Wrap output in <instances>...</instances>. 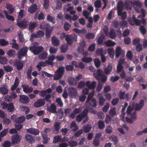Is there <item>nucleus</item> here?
Returning <instances> with one entry per match:
<instances>
[{"instance_id":"1","label":"nucleus","mask_w":147,"mask_h":147,"mask_svg":"<svg viewBox=\"0 0 147 147\" xmlns=\"http://www.w3.org/2000/svg\"><path fill=\"white\" fill-rule=\"evenodd\" d=\"M65 71V68L63 66L59 67L55 71L53 79L57 80L61 79L63 76Z\"/></svg>"},{"instance_id":"2","label":"nucleus","mask_w":147,"mask_h":147,"mask_svg":"<svg viewBox=\"0 0 147 147\" xmlns=\"http://www.w3.org/2000/svg\"><path fill=\"white\" fill-rule=\"evenodd\" d=\"M17 20L16 25L20 28L24 29H25L28 25V20L27 18H24L22 20Z\"/></svg>"},{"instance_id":"3","label":"nucleus","mask_w":147,"mask_h":147,"mask_svg":"<svg viewBox=\"0 0 147 147\" xmlns=\"http://www.w3.org/2000/svg\"><path fill=\"white\" fill-rule=\"evenodd\" d=\"M29 49L34 55H37L43 51L44 48L41 46L38 47L33 46L30 47Z\"/></svg>"},{"instance_id":"4","label":"nucleus","mask_w":147,"mask_h":147,"mask_svg":"<svg viewBox=\"0 0 147 147\" xmlns=\"http://www.w3.org/2000/svg\"><path fill=\"white\" fill-rule=\"evenodd\" d=\"M85 105L88 110L92 109L96 107L97 106L96 99L95 98H93L87 103H86V101Z\"/></svg>"},{"instance_id":"5","label":"nucleus","mask_w":147,"mask_h":147,"mask_svg":"<svg viewBox=\"0 0 147 147\" xmlns=\"http://www.w3.org/2000/svg\"><path fill=\"white\" fill-rule=\"evenodd\" d=\"M28 49V48L26 46L21 48L18 53V58L20 59H22L24 57L26 56L27 55Z\"/></svg>"},{"instance_id":"6","label":"nucleus","mask_w":147,"mask_h":147,"mask_svg":"<svg viewBox=\"0 0 147 147\" xmlns=\"http://www.w3.org/2000/svg\"><path fill=\"white\" fill-rule=\"evenodd\" d=\"M77 36L73 34L70 35H67L65 36V40L68 44H72L74 41L76 42L77 41Z\"/></svg>"},{"instance_id":"7","label":"nucleus","mask_w":147,"mask_h":147,"mask_svg":"<svg viewBox=\"0 0 147 147\" xmlns=\"http://www.w3.org/2000/svg\"><path fill=\"white\" fill-rule=\"evenodd\" d=\"M88 112V110L87 109H84L81 113L77 116L76 121L79 122H80L83 119L87 116Z\"/></svg>"},{"instance_id":"8","label":"nucleus","mask_w":147,"mask_h":147,"mask_svg":"<svg viewBox=\"0 0 147 147\" xmlns=\"http://www.w3.org/2000/svg\"><path fill=\"white\" fill-rule=\"evenodd\" d=\"M22 137L21 135L18 134H15L11 137V144L13 145L15 144H19L21 142Z\"/></svg>"},{"instance_id":"9","label":"nucleus","mask_w":147,"mask_h":147,"mask_svg":"<svg viewBox=\"0 0 147 147\" xmlns=\"http://www.w3.org/2000/svg\"><path fill=\"white\" fill-rule=\"evenodd\" d=\"M68 91L71 98H76L78 96V93L76 89L73 87H69L68 88Z\"/></svg>"},{"instance_id":"10","label":"nucleus","mask_w":147,"mask_h":147,"mask_svg":"<svg viewBox=\"0 0 147 147\" xmlns=\"http://www.w3.org/2000/svg\"><path fill=\"white\" fill-rule=\"evenodd\" d=\"M144 100L143 99L140 100L139 103H136L134 108L135 111H139L142 109L144 105Z\"/></svg>"},{"instance_id":"11","label":"nucleus","mask_w":147,"mask_h":147,"mask_svg":"<svg viewBox=\"0 0 147 147\" xmlns=\"http://www.w3.org/2000/svg\"><path fill=\"white\" fill-rule=\"evenodd\" d=\"M45 104V101L42 98L38 99L34 103V106L36 108H39L42 107Z\"/></svg>"},{"instance_id":"12","label":"nucleus","mask_w":147,"mask_h":147,"mask_svg":"<svg viewBox=\"0 0 147 147\" xmlns=\"http://www.w3.org/2000/svg\"><path fill=\"white\" fill-rule=\"evenodd\" d=\"M86 84L89 89L94 90L96 85V82L93 81L92 83H90V81H87L86 82Z\"/></svg>"},{"instance_id":"13","label":"nucleus","mask_w":147,"mask_h":147,"mask_svg":"<svg viewBox=\"0 0 147 147\" xmlns=\"http://www.w3.org/2000/svg\"><path fill=\"white\" fill-rule=\"evenodd\" d=\"M14 65V66L16 67L17 69L18 70H20L23 68L24 64L22 61L16 59V62Z\"/></svg>"},{"instance_id":"14","label":"nucleus","mask_w":147,"mask_h":147,"mask_svg":"<svg viewBox=\"0 0 147 147\" xmlns=\"http://www.w3.org/2000/svg\"><path fill=\"white\" fill-rule=\"evenodd\" d=\"M20 102L23 103H27L29 101L30 99L27 96L24 95H20L19 97Z\"/></svg>"},{"instance_id":"15","label":"nucleus","mask_w":147,"mask_h":147,"mask_svg":"<svg viewBox=\"0 0 147 147\" xmlns=\"http://www.w3.org/2000/svg\"><path fill=\"white\" fill-rule=\"evenodd\" d=\"M37 5L35 3L32 4L28 9V11L31 14L35 13L37 10Z\"/></svg>"},{"instance_id":"16","label":"nucleus","mask_w":147,"mask_h":147,"mask_svg":"<svg viewBox=\"0 0 147 147\" xmlns=\"http://www.w3.org/2000/svg\"><path fill=\"white\" fill-rule=\"evenodd\" d=\"M21 86L23 91L25 93H31L33 91V88L29 87L28 85L22 84Z\"/></svg>"},{"instance_id":"17","label":"nucleus","mask_w":147,"mask_h":147,"mask_svg":"<svg viewBox=\"0 0 147 147\" xmlns=\"http://www.w3.org/2000/svg\"><path fill=\"white\" fill-rule=\"evenodd\" d=\"M27 131L34 135H38L40 132V131L38 129L34 128H30L28 129Z\"/></svg>"},{"instance_id":"18","label":"nucleus","mask_w":147,"mask_h":147,"mask_svg":"<svg viewBox=\"0 0 147 147\" xmlns=\"http://www.w3.org/2000/svg\"><path fill=\"white\" fill-rule=\"evenodd\" d=\"M102 75V71L101 69H98L96 72L93 73L94 76L98 81L100 80V78Z\"/></svg>"},{"instance_id":"19","label":"nucleus","mask_w":147,"mask_h":147,"mask_svg":"<svg viewBox=\"0 0 147 147\" xmlns=\"http://www.w3.org/2000/svg\"><path fill=\"white\" fill-rule=\"evenodd\" d=\"M52 44L54 46L57 47L60 44V41L55 36H53L51 38Z\"/></svg>"},{"instance_id":"20","label":"nucleus","mask_w":147,"mask_h":147,"mask_svg":"<svg viewBox=\"0 0 147 147\" xmlns=\"http://www.w3.org/2000/svg\"><path fill=\"white\" fill-rule=\"evenodd\" d=\"M41 29H45V30L51 28V26L49 23H47L45 22H42L40 25Z\"/></svg>"},{"instance_id":"21","label":"nucleus","mask_w":147,"mask_h":147,"mask_svg":"<svg viewBox=\"0 0 147 147\" xmlns=\"http://www.w3.org/2000/svg\"><path fill=\"white\" fill-rule=\"evenodd\" d=\"M19 83V79L18 77H16L15 79L14 84L11 86L10 90L12 91L14 90L18 86Z\"/></svg>"},{"instance_id":"22","label":"nucleus","mask_w":147,"mask_h":147,"mask_svg":"<svg viewBox=\"0 0 147 147\" xmlns=\"http://www.w3.org/2000/svg\"><path fill=\"white\" fill-rule=\"evenodd\" d=\"M56 106L54 103L51 104L50 108H47V110L50 113H56Z\"/></svg>"},{"instance_id":"23","label":"nucleus","mask_w":147,"mask_h":147,"mask_svg":"<svg viewBox=\"0 0 147 147\" xmlns=\"http://www.w3.org/2000/svg\"><path fill=\"white\" fill-rule=\"evenodd\" d=\"M25 138L28 142L32 143L34 141L33 136L30 134H26L25 136Z\"/></svg>"},{"instance_id":"24","label":"nucleus","mask_w":147,"mask_h":147,"mask_svg":"<svg viewBox=\"0 0 147 147\" xmlns=\"http://www.w3.org/2000/svg\"><path fill=\"white\" fill-rule=\"evenodd\" d=\"M112 69L113 67L112 65L110 64H109L104 69L105 73L106 75L109 74L112 71Z\"/></svg>"},{"instance_id":"25","label":"nucleus","mask_w":147,"mask_h":147,"mask_svg":"<svg viewBox=\"0 0 147 147\" xmlns=\"http://www.w3.org/2000/svg\"><path fill=\"white\" fill-rule=\"evenodd\" d=\"M69 84L71 86L75 85L77 84V82L74 78L70 77L68 80Z\"/></svg>"},{"instance_id":"26","label":"nucleus","mask_w":147,"mask_h":147,"mask_svg":"<svg viewBox=\"0 0 147 147\" xmlns=\"http://www.w3.org/2000/svg\"><path fill=\"white\" fill-rule=\"evenodd\" d=\"M29 30L31 32L33 31V29H34L37 25V23L35 22H30L28 24Z\"/></svg>"},{"instance_id":"27","label":"nucleus","mask_w":147,"mask_h":147,"mask_svg":"<svg viewBox=\"0 0 147 147\" xmlns=\"http://www.w3.org/2000/svg\"><path fill=\"white\" fill-rule=\"evenodd\" d=\"M7 109L8 111L9 112H12L14 111L15 110V108L13 103L10 102L8 103Z\"/></svg>"},{"instance_id":"28","label":"nucleus","mask_w":147,"mask_h":147,"mask_svg":"<svg viewBox=\"0 0 147 147\" xmlns=\"http://www.w3.org/2000/svg\"><path fill=\"white\" fill-rule=\"evenodd\" d=\"M98 128L100 130H102L105 128V123L102 120H100L98 121Z\"/></svg>"},{"instance_id":"29","label":"nucleus","mask_w":147,"mask_h":147,"mask_svg":"<svg viewBox=\"0 0 147 147\" xmlns=\"http://www.w3.org/2000/svg\"><path fill=\"white\" fill-rule=\"evenodd\" d=\"M6 9L10 14L12 13L14 11V8L13 5L9 3L6 4Z\"/></svg>"},{"instance_id":"30","label":"nucleus","mask_w":147,"mask_h":147,"mask_svg":"<svg viewBox=\"0 0 147 147\" xmlns=\"http://www.w3.org/2000/svg\"><path fill=\"white\" fill-rule=\"evenodd\" d=\"M48 55L46 51H43L38 55V58L41 60H44L47 57Z\"/></svg>"},{"instance_id":"31","label":"nucleus","mask_w":147,"mask_h":147,"mask_svg":"<svg viewBox=\"0 0 147 147\" xmlns=\"http://www.w3.org/2000/svg\"><path fill=\"white\" fill-rule=\"evenodd\" d=\"M8 90L5 86L0 87V93L3 95H6L8 92Z\"/></svg>"},{"instance_id":"32","label":"nucleus","mask_w":147,"mask_h":147,"mask_svg":"<svg viewBox=\"0 0 147 147\" xmlns=\"http://www.w3.org/2000/svg\"><path fill=\"white\" fill-rule=\"evenodd\" d=\"M92 128V127L91 125L88 124L84 126L83 129L85 133H87L90 131Z\"/></svg>"},{"instance_id":"33","label":"nucleus","mask_w":147,"mask_h":147,"mask_svg":"<svg viewBox=\"0 0 147 147\" xmlns=\"http://www.w3.org/2000/svg\"><path fill=\"white\" fill-rule=\"evenodd\" d=\"M7 54L9 57L13 58L16 54V51L13 49H9L7 51Z\"/></svg>"},{"instance_id":"34","label":"nucleus","mask_w":147,"mask_h":147,"mask_svg":"<svg viewBox=\"0 0 147 147\" xmlns=\"http://www.w3.org/2000/svg\"><path fill=\"white\" fill-rule=\"evenodd\" d=\"M109 115L111 117H113L116 114V108L114 107L111 108L109 110Z\"/></svg>"},{"instance_id":"35","label":"nucleus","mask_w":147,"mask_h":147,"mask_svg":"<svg viewBox=\"0 0 147 147\" xmlns=\"http://www.w3.org/2000/svg\"><path fill=\"white\" fill-rule=\"evenodd\" d=\"M135 103L134 102L132 103V107L130 105H129L127 107V109L126 112L127 115H129V114L131 113V112L134 110L133 107L134 106Z\"/></svg>"},{"instance_id":"36","label":"nucleus","mask_w":147,"mask_h":147,"mask_svg":"<svg viewBox=\"0 0 147 147\" xmlns=\"http://www.w3.org/2000/svg\"><path fill=\"white\" fill-rule=\"evenodd\" d=\"M105 35L103 34H101L99 37H98L97 40V43L99 45H102L103 42V40L105 39Z\"/></svg>"},{"instance_id":"37","label":"nucleus","mask_w":147,"mask_h":147,"mask_svg":"<svg viewBox=\"0 0 147 147\" xmlns=\"http://www.w3.org/2000/svg\"><path fill=\"white\" fill-rule=\"evenodd\" d=\"M25 120V118L24 116H22L20 117H18L17 119L15 122L18 124H20L23 123Z\"/></svg>"},{"instance_id":"38","label":"nucleus","mask_w":147,"mask_h":147,"mask_svg":"<svg viewBox=\"0 0 147 147\" xmlns=\"http://www.w3.org/2000/svg\"><path fill=\"white\" fill-rule=\"evenodd\" d=\"M121 52V49L120 47H117L115 50V58H119Z\"/></svg>"},{"instance_id":"39","label":"nucleus","mask_w":147,"mask_h":147,"mask_svg":"<svg viewBox=\"0 0 147 147\" xmlns=\"http://www.w3.org/2000/svg\"><path fill=\"white\" fill-rule=\"evenodd\" d=\"M95 92L94 90H92L88 96L86 100V103L89 101H90L93 98Z\"/></svg>"},{"instance_id":"40","label":"nucleus","mask_w":147,"mask_h":147,"mask_svg":"<svg viewBox=\"0 0 147 147\" xmlns=\"http://www.w3.org/2000/svg\"><path fill=\"white\" fill-rule=\"evenodd\" d=\"M109 139L111 140L113 142L114 145H116L117 144V138L114 135L111 136L109 138Z\"/></svg>"},{"instance_id":"41","label":"nucleus","mask_w":147,"mask_h":147,"mask_svg":"<svg viewBox=\"0 0 147 147\" xmlns=\"http://www.w3.org/2000/svg\"><path fill=\"white\" fill-rule=\"evenodd\" d=\"M51 97V95L50 94H47L43 99L44 100V101L45 100L49 104H50L52 102L51 100L50 99Z\"/></svg>"},{"instance_id":"42","label":"nucleus","mask_w":147,"mask_h":147,"mask_svg":"<svg viewBox=\"0 0 147 147\" xmlns=\"http://www.w3.org/2000/svg\"><path fill=\"white\" fill-rule=\"evenodd\" d=\"M46 19L47 21L49 22H51L53 24H55V18L52 17L49 14H48L46 18Z\"/></svg>"},{"instance_id":"43","label":"nucleus","mask_w":147,"mask_h":147,"mask_svg":"<svg viewBox=\"0 0 147 147\" xmlns=\"http://www.w3.org/2000/svg\"><path fill=\"white\" fill-rule=\"evenodd\" d=\"M104 51L102 48H98L96 49V53L97 55L100 56L104 55Z\"/></svg>"},{"instance_id":"44","label":"nucleus","mask_w":147,"mask_h":147,"mask_svg":"<svg viewBox=\"0 0 147 147\" xmlns=\"http://www.w3.org/2000/svg\"><path fill=\"white\" fill-rule=\"evenodd\" d=\"M99 103L100 105L103 106L106 100V99L102 96H100L98 97Z\"/></svg>"},{"instance_id":"45","label":"nucleus","mask_w":147,"mask_h":147,"mask_svg":"<svg viewBox=\"0 0 147 147\" xmlns=\"http://www.w3.org/2000/svg\"><path fill=\"white\" fill-rule=\"evenodd\" d=\"M8 61L6 57L0 56V63L2 64H6Z\"/></svg>"},{"instance_id":"46","label":"nucleus","mask_w":147,"mask_h":147,"mask_svg":"<svg viewBox=\"0 0 147 147\" xmlns=\"http://www.w3.org/2000/svg\"><path fill=\"white\" fill-rule=\"evenodd\" d=\"M126 55L127 59L130 61H132L133 57V55L131 51H128L126 53Z\"/></svg>"},{"instance_id":"47","label":"nucleus","mask_w":147,"mask_h":147,"mask_svg":"<svg viewBox=\"0 0 147 147\" xmlns=\"http://www.w3.org/2000/svg\"><path fill=\"white\" fill-rule=\"evenodd\" d=\"M105 43L106 45L109 47H113L116 44L115 42L110 40H108L105 42Z\"/></svg>"},{"instance_id":"48","label":"nucleus","mask_w":147,"mask_h":147,"mask_svg":"<svg viewBox=\"0 0 147 147\" xmlns=\"http://www.w3.org/2000/svg\"><path fill=\"white\" fill-rule=\"evenodd\" d=\"M125 94V92L123 91H120L118 94V96L120 99H125L124 96Z\"/></svg>"},{"instance_id":"49","label":"nucleus","mask_w":147,"mask_h":147,"mask_svg":"<svg viewBox=\"0 0 147 147\" xmlns=\"http://www.w3.org/2000/svg\"><path fill=\"white\" fill-rule=\"evenodd\" d=\"M101 2L100 0H97L94 3V6L96 8H99L101 6Z\"/></svg>"},{"instance_id":"50","label":"nucleus","mask_w":147,"mask_h":147,"mask_svg":"<svg viewBox=\"0 0 147 147\" xmlns=\"http://www.w3.org/2000/svg\"><path fill=\"white\" fill-rule=\"evenodd\" d=\"M82 61L86 63H89L92 61V58L91 57H83L81 59Z\"/></svg>"},{"instance_id":"51","label":"nucleus","mask_w":147,"mask_h":147,"mask_svg":"<svg viewBox=\"0 0 147 147\" xmlns=\"http://www.w3.org/2000/svg\"><path fill=\"white\" fill-rule=\"evenodd\" d=\"M109 36L111 39H115L116 37L115 32L113 30H111L109 33Z\"/></svg>"},{"instance_id":"52","label":"nucleus","mask_w":147,"mask_h":147,"mask_svg":"<svg viewBox=\"0 0 147 147\" xmlns=\"http://www.w3.org/2000/svg\"><path fill=\"white\" fill-rule=\"evenodd\" d=\"M52 30L51 28L46 30L45 36L46 38H50L51 34L52 32Z\"/></svg>"},{"instance_id":"53","label":"nucleus","mask_w":147,"mask_h":147,"mask_svg":"<svg viewBox=\"0 0 147 147\" xmlns=\"http://www.w3.org/2000/svg\"><path fill=\"white\" fill-rule=\"evenodd\" d=\"M68 143L69 146L72 147H75L78 144V143L77 142L71 140L69 141Z\"/></svg>"},{"instance_id":"54","label":"nucleus","mask_w":147,"mask_h":147,"mask_svg":"<svg viewBox=\"0 0 147 147\" xmlns=\"http://www.w3.org/2000/svg\"><path fill=\"white\" fill-rule=\"evenodd\" d=\"M74 66L71 65H65V68L66 71H72L74 69Z\"/></svg>"},{"instance_id":"55","label":"nucleus","mask_w":147,"mask_h":147,"mask_svg":"<svg viewBox=\"0 0 147 147\" xmlns=\"http://www.w3.org/2000/svg\"><path fill=\"white\" fill-rule=\"evenodd\" d=\"M56 102L57 103L58 105L60 107H62L63 106V103L60 98H57L56 99Z\"/></svg>"},{"instance_id":"56","label":"nucleus","mask_w":147,"mask_h":147,"mask_svg":"<svg viewBox=\"0 0 147 147\" xmlns=\"http://www.w3.org/2000/svg\"><path fill=\"white\" fill-rule=\"evenodd\" d=\"M11 143L8 140H6L3 143V147H10L11 145Z\"/></svg>"},{"instance_id":"57","label":"nucleus","mask_w":147,"mask_h":147,"mask_svg":"<svg viewBox=\"0 0 147 147\" xmlns=\"http://www.w3.org/2000/svg\"><path fill=\"white\" fill-rule=\"evenodd\" d=\"M3 68L7 72H10L13 70V67L10 66H4Z\"/></svg>"},{"instance_id":"58","label":"nucleus","mask_w":147,"mask_h":147,"mask_svg":"<svg viewBox=\"0 0 147 147\" xmlns=\"http://www.w3.org/2000/svg\"><path fill=\"white\" fill-rule=\"evenodd\" d=\"M130 117L132 119L136 120L137 118L136 112V111H134L133 112L129 114Z\"/></svg>"},{"instance_id":"59","label":"nucleus","mask_w":147,"mask_h":147,"mask_svg":"<svg viewBox=\"0 0 147 147\" xmlns=\"http://www.w3.org/2000/svg\"><path fill=\"white\" fill-rule=\"evenodd\" d=\"M84 132L83 129H81L77 132L75 133L74 136L76 137H78L81 136Z\"/></svg>"},{"instance_id":"60","label":"nucleus","mask_w":147,"mask_h":147,"mask_svg":"<svg viewBox=\"0 0 147 147\" xmlns=\"http://www.w3.org/2000/svg\"><path fill=\"white\" fill-rule=\"evenodd\" d=\"M94 65L96 68H98L100 65V62L98 59H96L94 61Z\"/></svg>"},{"instance_id":"61","label":"nucleus","mask_w":147,"mask_h":147,"mask_svg":"<svg viewBox=\"0 0 147 147\" xmlns=\"http://www.w3.org/2000/svg\"><path fill=\"white\" fill-rule=\"evenodd\" d=\"M86 98V96L84 94H81L79 96V100L81 102H84Z\"/></svg>"},{"instance_id":"62","label":"nucleus","mask_w":147,"mask_h":147,"mask_svg":"<svg viewBox=\"0 0 147 147\" xmlns=\"http://www.w3.org/2000/svg\"><path fill=\"white\" fill-rule=\"evenodd\" d=\"M107 79V76L104 74H103L100 78V80H101L102 83H104L106 82Z\"/></svg>"},{"instance_id":"63","label":"nucleus","mask_w":147,"mask_h":147,"mask_svg":"<svg viewBox=\"0 0 147 147\" xmlns=\"http://www.w3.org/2000/svg\"><path fill=\"white\" fill-rule=\"evenodd\" d=\"M62 3L59 0H57L56 3V8L60 9L62 7Z\"/></svg>"},{"instance_id":"64","label":"nucleus","mask_w":147,"mask_h":147,"mask_svg":"<svg viewBox=\"0 0 147 147\" xmlns=\"http://www.w3.org/2000/svg\"><path fill=\"white\" fill-rule=\"evenodd\" d=\"M61 137L60 135L55 136L53 138V142L55 143H57L61 140Z\"/></svg>"}]
</instances>
